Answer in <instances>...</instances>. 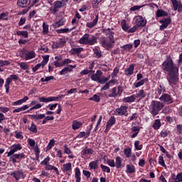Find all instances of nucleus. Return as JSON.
<instances>
[{"label": "nucleus", "instance_id": "obj_23", "mask_svg": "<svg viewBox=\"0 0 182 182\" xmlns=\"http://www.w3.org/2000/svg\"><path fill=\"white\" fill-rule=\"evenodd\" d=\"M136 95H132L129 97H126L122 99V102L124 103H133L136 100Z\"/></svg>", "mask_w": 182, "mask_h": 182}, {"label": "nucleus", "instance_id": "obj_26", "mask_svg": "<svg viewBox=\"0 0 182 182\" xmlns=\"http://www.w3.org/2000/svg\"><path fill=\"white\" fill-rule=\"evenodd\" d=\"M93 153H95V151L93 150V149L92 148L88 149L87 146H86L84 149L82 150L81 155L87 156V154H93Z\"/></svg>", "mask_w": 182, "mask_h": 182}, {"label": "nucleus", "instance_id": "obj_62", "mask_svg": "<svg viewBox=\"0 0 182 182\" xmlns=\"http://www.w3.org/2000/svg\"><path fill=\"white\" fill-rule=\"evenodd\" d=\"M118 91L117 92V96H119L120 97V96H122V93H123V87H122V85L118 86L117 87Z\"/></svg>", "mask_w": 182, "mask_h": 182}, {"label": "nucleus", "instance_id": "obj_13", "mask_svg": "<svg viewBox=\"0 0 182 182\" xmlns=\"http://www.w3.org/2000/svg\"><path fill=\"white\" fill-rule=\"evenodd\" d=\"M62 171H63V173H66L68 176H72V163L69 162L63 164Z\"/></svg>", "mask_w": 182, "mask_h": 182}, {"label": "nucleus", "instance_id": "obj_5", "mask_svg": "<svg viewBox=\"0 0 182 182\" xmlns=\"http://www.w3.org/2000/svg\"><path fill=\"white\" fill-rule=\"evenodd\" d=\"M29 117H31V120H34L37 124H41L42 123V119H46L47 122H50L55 120L54 116H47L46 114H29Z\"/></svg>", "mask_w": 182, "mask_h": 182}, {"label": "nucleus", "instance_id": "obj_39", "mask_svg": "<svg viewBox=\"0 0 182 182\" xmlns=\"http://www.w3.org/2000/svg\"><path fill=\"white\" fill-rule=\"evenodd\" d=\"M12 83V80H11L10 77H7L6 80V83L4 85L6 89V93H9V85Z\"/></svg>", "mask_w": 182, "mask_h": 182}, {"label": "nucleus", "instance_id": "obj_34", "mask_svg": "<svg viewBox=\"0 0 182 182\" xmlns=\"http://www.w3.org/2000/svg\"><path fill=\"white\" fill-rule=\"evenodd\" d=\"M99 163V161H92L89 164V167L90 170H97V168L99 167V165L97 164Z\"/></svg>", "mask_w": 182, "mask_h": 182}, {"label": "nucleus", "instance_id": "obj_61", "mask_svg": "<svg viewBox=\"0 0 182 182\" xmlns=\"http://www.w3.org/2000/svg\"><path fill=\"white\" fill-rule=\"evenodd\" d=\"M107 163L109 167H116V164L114 163V160L113 159H108L107 160Z\"/></svg>", "mask_w": 182, "mask_h": 182}, {"label": "nucleus", "instance_id": "obj_19", "mask_svg": "<svg viewBox=\"0 0 182 182\" xmlns=\"http://www.w3.org/2000/svg\"><path fill=\"white\" fill-rule=\"evenodd\" d=\"M25 53V60H31V59H33L36 56V53H35V51L31 50V51H28V50H26Z\"/></svg>", "mask_w": 182, "mask_h": 182}, {"label": "nucleus", "instance_id": "obj_33", "mask_svg": "<svg viewBox=\"0 0 182 182\" xmlns=\"http://www.w3.org/2000/svg\"><path fill=\"white\" fill-rule=\"evenodd\" d=\"M121 26L122 31H124V32H127L129 29H130V26H129V24H127V22L126 20H122L121 22Z\"/></svg>", "mask_w": 182, "mask_h": 182}, {"label": "nucleus", "instance_id": "obj_53", "mask_svg": "<svg viewBox=\"0 0 182 182\" xmlns=\"http://www.w3.org/2000/svg\"><path fill=\"white\" fill-rule=\"evenodd\" d=\"M34 151H35L36 159L38 160L39 159V154L41 153V150L39 149V147L38 146V145H36L34 147Z\"/></svg>", "mask_w": 182, "mask_h": 182}, {"label": "nucleus", "instance_id": "obj_1", "mask_svg": "<svg viewBox=\"0 0 182 182\" xmlns=\"http://www.w3.org/2000/svg\"><path fill=\"white\" fill-rule=\"evenodd\" d=\"M162 70L164 73H166V80L169 86H176L180 80V73H178V67L174 64V61L171 56L167 57L163 62Z\"/></svg>", "mask_w": 182, "mask_h": 182}, {"label": "nucleus", "instance_id": "obj_32", "mask_svg": "<svg viewBox=\"0 0 182 182\" xmlns=\"http://www.w3.org/2000/svg\"><path fill=\"white\" fill-rule=\"evenodd\" d=\"M82 126H83V124L80 122H77V121L73 122V125H72L73 130H77L78 129H80Z\"/></svg>", "mask_w": 182, "mask_h": 182}, {"label": "nucleus", "instance_id": "obj_55", "mask_svg": "<svg viewBox=\"0 0 182 182\" xmlns=\"http://www.w3.org/2000/svg\"><path fill=\"white\" fill-rule=\"evenodd\" d=\"M120 69L118 67H115L113 70L112 74V79H114L116 76H117V73H119V71Z\"/></svg>", "mask_w": 182, "mask_h": 182}, {"label": "nucleus", "instance_id": "obj_52", "mask_svg": "<svg viewBox=\"0 0 182 182\" xmlns=\"http://www.w3.org/2000/svg\"><path fill=\"white\" fill-rule=\"evenodd\" d=\"M137 117H139V114L137 113H134L131 117H128L127 121L133 122V120H137Z\"/></svg>", "mask_w": 182, "mask_h": 182}, {"label": "nucleus", "instance_id": "obj_16", "mask_svg": "<svg viewBox=\"0 0 182 182\" xmlns=\"http://www.w3.org/2000/svg\"><path fill=\"white\" fill-rule=\"evenodd\" d=\"M75 68H76V65H68L67 67H65L63 70H61V71H60V75L63 76L66 75L68 72H72Z\"/></svg>", "mask_w": 182, "mask_h": 182}, {"label": "nucleus", "instance_id": "obj_30", "mask_svg": "<svg viewBox=\"0 0 182 182\" xmlns=\"http://www.w3.org/2000/svg\"><path fill=\"white\" fill-rule=\"evenodd\" d=\"M117 88L116 87H114L112 89H111L109 92H108V97H117Z\"/></svg>", "mask_w": 182, "mask_h": 182}, {"label": "nucleus", "instance_id": "obj_8", "mask_svg": "<svg viewBox=\"0 0 182 182\" xmlns=\"http://www.w3.org/2000/svg\"><path fill=\"white\" fill-rule=\"evenodd\" d=\"M159 23L161 25L159 26V31H164V29H167V27L171 23V18H164L161 20H159Z\"/></svg>", "mask_w": 182, "mask_h": 182}, {"label": "nucleus", "instance_id": "obj_4", "mask_svg": "<svg viewBox=\"0 0 182 182\" xmlns=\"http://www.w3.org/2000/svg\"><path fill=\"white\" fill-rule=\"evenodd\" d=\"M163 107H164V103L160 101L153 100L151 103V114L154 117L157 116L160 110L163 109Z\"/></svg>", "mask_w": 182, "mask_h": 182}, {"label": "nucleus", "instance_id": "obj_31", "mask_svg": "<svg viewBox=\"0 0 182 182\" xmlns=\"http://www.w3.org/2000/svg\"><path fill=\"white\" fill-rule=\"evenodd\" d=\"M146 92H144V90H140L138 91V93L136 95H135L136 99H139V100H141V99H144L146 97Z\"/></svg>", "mask_w": 182, "mask_h": 182}, {"label": "nucleus", "instance_id": "obj_6", "mask_svg": "<svg viewBox=\"0 0 182 182\" xmlns=\"http://www.w3.org/2000/svg\"><path fill=\"white\" fill-rule=\"evenodd\" d=\"M100 45L102 46L106 50H110L111 49H113L114 48V42L110 41L107 37L106 36H101L99 40Z\"/></svg>", "mask_w": 182, "mask_h": 182}, {"label": "nucleus", "instance_id": "obj_3", "mask_svg": "<svg viewBox=\"0 0 182 182\" xmlns=\"http://www.w3.org/2000/svg\"><path fill=\"white\" fill-rule=\"evenodd\" d=\"M78 43H80V45H88L89 46H93V45L97 43V38L95 36L85 33L78 41Z\"/></svg>", "mask_w": 182, "mask_h": 182}, {"label": "nucleus", "instance_id": "obj_40", "mask_svg": "<svg viewBox=\"0 0 182 182\" xmlns=\"http://www.w3.org/2000/svg\"><path fill=\"white\" fill-rule=\"evenodd\" d=\"M55 141L54 139L50 140L48 146L46 148V151H49V150H50L53 147V146H55Z\"/></svg>", "mask_w": 182, "mask_h": 182}, {"label": "nucleus", "instance_id": "obj_41", "mask_svg": "<svg viewBox=\"0 0 182 182\" xmlns=\"http://www.w3.org/2000/svg\"><path fill=\"white\" fill-rule=\"evenodd\" d=\"M43 35L49 33V26L45 22L43 23Z\"/></svg>", "mask_w": 182, "mask_h": 182}, {"label": "nucleus", "instance_id": "obj_50", "mask_svg": "<svg viewBox=\"0 0 182 182\" xmlns=\"http://www.w3.org/2000/svg\"><path fill=\"white\" fill-rule=\"evenodd\" d=\"M132 48H133V45L132 44H126L121 47V48L124 49V50H127V52H129V50H132Z\"/></svg>", "mask_w": 182, "mask_h": 182}, {"label": "nucleus", "instance_id": "obj_29", "mask_svg": "<svg viewBox=\"0 0 182 182\" xmlns=\"http://www.w3.org/2000/svg\"><path fill=\"white\" fill-rule=\"evenodd\" d=\"M123 159L120 156H117L115 159V167L116 168H122Z\"/></svg>", "mask_w": 182, "mask_h": 182}, {"label": "nucleus", "instance_id": "obj_56", "mask_svg": "<svg viewBox=\"0 0 182 182\" xmlns=\"http://www.w3.org/2000/svg\"><path fill=\"white\" fill-rule=\"evenodd\" d=\"M63 147L65 154H72V150H70V148H69L67 144H65Z\"/></svg>", "mask_w": 182, "mask_h": 182}, {"label": "nucleus", "instance_id": "obj_17", "mask_svg": "<svg viewBox=\"0 0 182 182\" xmlns=\"http://www.w3.org/2000/svg\"><path fill=\"white\" fill-rule=\"evenodd\" d=\"M63 3L60 1H55L54 2V7L53 9H50V11L55 14L60 9V8L63 6Z\"/></svg>", "mask_w": 182, "mask_h": 182}, {"label": "nucleus", "instance_id": "obj_21", "mask_svg": "<svg viewBox=\"0 0 182 182\" xmlns=\"http://www.w3.org/2000/svg\"><path fill=\"white\" fill-rule=\"evenodd\" d=\"M134 72V64H131L129 67L124 70L126 76H132Z\"/></svg>", "mask_w": 182, "mask_h": 182}, {"label": "nucleus", "instance_id": "obj_25", "mask_svg": "<svg viewBox=\"0 0 182 182\" xmlns=\"http://www.w3.org/2000/svg\"><path fill=\"white\" fill-rule=\"evenodd\" d=\"M127 174H133V173H136V166L134 165H127V170H126Z\"/></svg>", "mask_w": 182, "mask_h": 182}, {"label": "nucleus", "instance_id": "obj_18", "mask_svg": "<svg viewBox=\"0 0 182 182\" xmlns=\"http://www.w3.org/2000/svg\"><path fill=\"white\" fill-rule=\"evenodd\" d=\"M17 5L20 8H26V6L31 5V0H18Z\"/></svg>", "mask_w": 182, "mask_h": 182}, {"label": "nucleus", "instance_id": "obj_36", "mask_svg": "<svg viewBox=\"0 0 182 182\" xmlns=\"http://www.w3.org/2000/svg\"><path fill=\"white\" fill-rule=\"evenodd\" d=\"M146 82H149V79H147V78L142 79L140 81L135 82L134 84V86L136 88L140 87V86H143V85H144V83H146Z\"/></svg>", "mask_w": 182, "mask_h": 182}, {"label": "nucleus", "instance_id": "obj_49", "mask_svg": "<svg viewBox=\"0 0 182 182\" xmlns=\"http://www.w3.org/2000/svg\"><path fill=\"white\" fill-rule=\"evenodd\" d=\"M28 130L32 132L33 133H38V127L35 124V123H32L30 128H28Z\"/></svg>", "mask_w": 182, "mask_h": 182}, {"label": "nucleus", "instance_id": "obj_42", "mask_svg": "<svg viewBox=\"0 0 182 182\" xmlns=\"http://www.w3.org/2000/svg\"><path fill=\"white\" fill-rule=\"evenodd\" d=\"M88 100L95 102L96 103H99V102H100V97L95 94L92 97H90Z\"/></svg>", "mask_w": 182, "mask_h": 182}, {"label": "nucleus", "instance_id": "obj_48", "mask_svg": "<svg viewBox=\"0 0 182 182\" xmlns=\"http://www.w3.org/2000/svg\"><path fill=\"white\" fill-rule=\"evenodd\" d=\"M134 147L136 150H141L143 149V144H140V141L136 140L134 142Z\"/></svg>", "mask_w": 182, "mask_h": 182}, {"label": "nucleus", "instance_id": "obj_35", "mask_svg": "<svg viewBox=\"0 0 182 182\" xmlns=\"http://www.w3.org/2000/svg\"><path fill=\"white\" fill-rule=\"evenodd\" d=\"M114 124H116V117H114V116H112L107 121V126L112 128V127L114 126Z\"/></svg>", "mask_w": 182, "mask_h": 182}, {"label": "nucleus", "instance_id": "obj_2", "mask_svg": "<svg viewBox=\"0 0 182 182\" xmlns=\"http://www.w3.org/2000/svg\"><path fill=\"white\" fill-rule=\"evenodd\" d=\"M9 149L10 151L6 152V157H10L13 164L19 163L22 159H25V154L23 153L15 154L16 151L22 150V145L21 144H13L12 146H9Z\"/></svg>", "mask_w": 182, "mask_h": 182}, {"label": "nucleus", "instance_id": "obj_58", "mask_svg": "<svg viewBox=\"0 0 182 182\" xmlns=\"http://www.w3.org/2000/svg\"><path fill=\"white\" fill-rule=\"evenodd\" d=\"M55 151L57 152V157H59V159H62L63 154L62 153V150L60 149H58V148L55 147L54 148Z\"/></svg>", "mask_w": 182, "mask_h": 182}, {"label": "nucleus", "instance_id": "obj_54", "mask_svg": "<svg viewBox=\"0 0 182 182\" xmlns=\"http://www.w3.org/2000/svg\"><path fill=\"white\" fill-rule=\"evenodd\" d=\"M139 27L135 24L132 26V28H129L127 32H128V33H134V32H136V31H137Z\"/></svg>", "mask_w": 182, "mask_h": 182}, {"label": "nucleus", "instance_id": "obj_11", "mask_svg": "<svg viewBox=\"0 0 182 182\" xmlns=\"http://www.w3.org/2000/svg\"><path fill=\"white\" fill-rule=\"evenodd\" d=\"M10 176L11 177H14L16 181H19L20 180L25 178V177L23 176V171H22V170H18V171H15L14 172H11L10 173Z\"/></svg>", "mask_w": 182, "mask_h": 182}, {"label": "nucleus", "instance_id": "obj_59", "mask_svg": "<svg viewBox=\"0 0 182 182\" xmlns=\"http://www.w3.org/2000/svg\"><path fill=\"white\" fill-rule=\"evenodd\" d=\"M57 33H69L70 31L69 28H62L56 31Z\"/></svg>", "mask_w": 182, "mask_h": 182}, {"label": "nucleus", "instance_id": "obj_64", "mask_svg": "<svg viewBox=\"0 0 182 182\" xmlns=\"http://www.w3.org/2000/svg\"><path fill=\"white\" fill-rule=\"evenodd\" d=\"M45 169L46 170H57L56 169V166H52L50 164L46 165Z\"/></svg>", "mask_w": 182, "mask_h": 182}, {"label": "nucleus", "instance_id": "obj_15", "mask_svg": "<svg viewBox=\"0 0 182 182\" xmlns=\"http://www.w3.org/2000/svg\"><path fill=\"white\" fill-rule=\"evenodd\" d=\"M85 50V48L80 47V48H72L70 50V55H77L78 58H82V55H80L81 52H83Z\"/></svg>", "mask_w": 182, "mask_h": 182}, {"label": "nucleus", "instance_id": "obj_57", "mask_svg": "<svg viewBox=\"0 0 182 182\" xmlns=\"http://www.w3.org/2000/svg\"><path fill=\"white\" fill-rule=\"evenodd\" d=\"M100 167L105 173H110V168L109 166L101 164Z\"/></svg>", "mask_w": 182, "mask_h": 182}, {"label": "nucleus", "instance_id": "obj_7", "mask_svg": "<svg viewBox=\"0 0 182 182\" xmlns=\"http://www.w3.org/2000/svg\"><path fill=\"white\" fill-rule=\"evenodd\" d=\"M134 20V25L138 28H144L147 25V20L140 15L135 16Z\"/></svg>", "mask_w": 182, "mask_h": 182}, {"label": "nucleus", "instance_id": "obj_46", "mask_svg": "<svg viewBox=\"0 0 182 182\" xmlns=\"http://www.w3.org/2000/svg\"><path fill=\"white\" fill-rule=\"evenodd\" d=\"M63 25H65V23H63V19H60V21H56L55 23H54L53 24V26H54L55 28H60V26H63Z\"/></svg>", "mask_w": 182, "mask_h": 182}, {"label": "nucleus", "instance_id": "obj_27", "mask_svg": "<svg viewBox=\"0 0 182 182\" xmlns=\"http://www.w3.org/2000/svg\"><path fill=\"white\" fill-rule=\"evenodd\" d=\"M156 18H161L163 16H168V14L163 9H158L156 12Z\"/></svg>", "mask_w": 182, "mask_h": 182}, {"label": "nucleus", "instance_id": "obj_44", "mask_svg": "<svg viewBox=\"0 0 182 182\" xmlns=\"http://www.w3.org/2000/svg\"><path fill=\"white\" fill-rule=\"evenodd\" d=\"M124 154H125L126 157L129 159V157L132 156V148L128 146L127 148L124 149Z\"/></svg>", "mask_w": 182, "mask_h": 182}, {"label": "nucleus", "instance_id": "obj_47", "mask_svg": "<svg viewBox=\"0 0 182 182\" xmlns=\"http://www.w3.org/2000/svg\"><path fill=\"white\" fill-rule=\"evenodd\" d=\"M93 51H94V55H95V58H97V59L100 58V57L102 56V51H100L99 48H95L93 49Z\"/></svg>", "mask_w": 182, "mask_h": 182}, {"label": "nucleus", "instance_id": "obj_20", "mask_svg": "<svg viewBox=\"0 0 182 182\" xmlns=\"http://www.w3.org/2000/svg\"><path fill=\"white\" fill-rule=\"evenodd\" d=\"M102 75H103V72H102L100 70H97L95 74L92 75L91 79L94 82H98L100 78L102 77Z\"/></svg>", "mask_w": 182, "mask_h": 182}, {"label": "nucleus", "instance_id": "obj_60", "mask_svg": "<svg viewBox=\"0 0 182 182\" xmlns=\"http://www.w3.org/2000/svg\"><path fill=\"white\" fill-rule=\"evenodd\" d=\"M75 178H81V173H80V169L79 168H75Z\"/></svg>", "mask_w": 182, "mask_h": 182}, {"label": "nucleus", "instance_id": "obj_12", "mask_svg": "<svg viewBox=\"0 0 182 182\" xmlns=\"http://www.w3.org/2000/svg\"><path fill=\"white\" fill-rule=\"evenodd\" d=\"M102 32L105 33V36H107V39L114 43H116V41L114 40V32L112 31L109 28H104Z\"/></svg>", "mask_w": 182, "mask_h": 182}, {"label": "nucleus", "instance_id": "obj_28", "mask_svg": "<svg viewBox=\"0 0 182 182\" xmlns=\"http://www.w3.org/2000/svg\"><path fill=\"white\" fill-rule=\"evenodd\" d=\"M17 36H23L26 39L29 38V33L28 31H16Z\"/></svg>", "mask_w": 182, "mask_h": 182}, {"label": "nucleus", "instance_id": "obj_10", "mask_svg": "<svg viewBox=\"0 0 182 182\" xmlns=\"http://www.w3.org/2000/svg\"><path fill=\"white\" fill-rule=\"evenodd\" d=\"M159 100L161 102H164V103H166V105H171L174 102V101H173V98L171 97V95H170L167 93L163 94L159 97Z\"/></svg>", "mask_w": 182, "mask_h": 182}, {"label": "nucleus", "instance_id": "obj_9", "mask_svg": "<svg viewBox=\"0 0 182 182\" xmlns=\"http://www.w3.org/2000/svg\"><path fill=\"white\" fill-rule=\"evenodd\" d=\"M127 109H129V107L126 105H121L120 107L115 109L114 113L116 116H127Z\"/></svg>", "mask_w": 182, "mask_h": 182}, {"label": "nucleus", "instance_id": "obj_38", "mask_svg": "<svg viewBox=\"0 0 182 182\" xmlns=\"http://www.w3.org/2000/svg\"><path fill=\"white\" fill-rule=\"evenodd\" d=\"M166 92V87L163 84H160L158 88L156 89V93L160 96L163 92Z\"/></svg>", "mask_w": 182, "mask_h": 182}, {"label": "nucleus", "instance_id": "obj_37", "mask_svg": "<svg viewBox=\"0 0 182 182\" xmlns=\"http://www.w3.org/2000/svg\"><path fill=\"white\" fill-rule=\"evenodd\" d=\"M152 127L153 129H154V130H159V129L161 127V122L160 121V119H155Z\"/></svg>", "mask_w": 182, "mask_h": 182}, {"label": "nucleus", "instance_id": "obj_22", "mask_svg": "<svg viewBox=\"0 0 182 182\" xmlns=\"http://www.w3.org/2000/svg\"><path fill=\"white\" fill-rule=\"evenodd\" d=\"M99 21V15H96L95 19L92 21V22H87L86 24L87 28H94V26H96L97 25V22Z\"/></svg>", "mask_w": 182, "mask_h": 182}, {"label": "nucleus", "instance_id": "obj_24", "mask_svg": "<svg viewBox=\"0 0 182 182\" xmlns=\"http://www.w3.org/2000/svg\"><path fill=\"white\" fill-rule=\"evenodd\" d=\"M27 100H29V97L28 96H25L23 98L18 100L16 102H12L13 106H19L21 105H23V103H25Z\"/></svg>", "mask_w": 182, "mask_h": 182}, {"label": "nucleus", "instance_id": "obj_43", "mask_svg": "<svg viewBox=\"0 0 182 182\" xmlns=\"http://www.w3.org/2000/svg\"><path fill=\"white\" fill-rule=\"evenodd\" d=\"M66 44V40L63 38L60 39V42L55 46V49H58V48H62V46H65Z\"/></svg>", "mask_w": 182, "mask_h": 182}, {"label": "nucleus", "instance_id": "obj_14", "mask_svg": "<svg viewBox=\"0 0 182 182\" xmlns=\"http://www.w3.org/2000/svg\"><path fill=\"white\" fill-rule=\"evenodd\" d=\"M173 6L174 11H178V12L182 11V3L181 1H178L177 0H170Z\"/></svg>", "mask_w": 182, "mask_h": 182}, {"label": "nucleus", "instance_id": "obj_45", "mask_svg": "<svg viewBox=\"0 0 182 182\" xmlns=\"http://www.w3.org/2000/svg\"><path fill=\"white\" fill-rule=\"evenodd\" d=\"M159 164L162 167H164V168H167V166L166 165V163L164 162V158L163 156H159Z\"/></svg>", "mask_w": 182, "mask_h": 182}, {"label": "nucleus", "instance_id": "obj_63", "mask_svg": "<svg viewBox=\"0 0 182 182\" xmlns=\"http://www.w3.org/2000/svg\"><path fill=\"white\" fill-rule=\"evenodd\" d=\"M176 182H182V172H180L177 174Z\"/></svg>", "mask_w": 182, "mask_h": 182}, {"label": "nucleus", "instance_id": "obj_51", "mask_svg": "<svg viewBox=\"0 0 182 182\" xmlns=\"http://www.w3.org/2000/svg\"><path fill=\"white\" fill-rule=\"evenodd\" d=\"M18 65L21 69H22L23 70H26V69H29V65H28L25 62L19 63Z\"/></svg>", "mask_w": 182, "mask_h": 182}]
</instances>
